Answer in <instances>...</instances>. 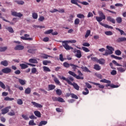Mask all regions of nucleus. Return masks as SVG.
Listing matches in <instances>:
<instances>
[{
  "instance_id": "20e7f679",
  "label": "nucleus",
  "mask_w": 126,
  "mask_h": 126,
  "mask_svg": "<svg viewBox=\"0 0 126 126\" xmlns=\"http://www.w3.org/2000/svg\"><path fill=\"white\" fill-rule=\"evenodd\" d=\"M73 53H74V54L76 53L75 54V57H76V58H78V59H80V58L82 57V54L81 53V51L79 50L75 49V50H74Z\"/></svg>"
},
{
  "instance_id": "c03bdc74",
  "label": "nucleus",
  "mask_w": 126,
  "mask_h": 126,
  "mask_svg": "<svg viewBox=\"0 0 126 126\" xmlns=\"http://www.w3.org/2000/svg\"><path fill=\"white\" fill-rule=\"evenodd\" d=\"M4 100L5 101H13V100H14V98H10L8 96H7L4 98Z\"/></svg>"
},
{
  "instance_id": "c85d7f7f",
  "label": "nucleus",
  "mask_w": 126,
  "mask_h": 126,
  "mask_svg": "<svg viewBox=\"0 0 126 126\" xmlns=\"http://www.w3.org/2000/svg\"><path fill=\"white\" fill-rule=\"evenodd\" d=\"M43 68L44 71H46L47 72H50V71H51V69H50V68H49L46 66H44L43 67Z\"/></svg>"
},
{
  "instance_id": "69168bd1",
  "label": "nucleus",
  "mask_w": 126,
  "mask_h": 126,
  "mask_svg": "<svg viewBox=\"0 0 126 126\" xmlns=\"http://www.w3.org/2000/svg\"><path fill=\"white\" fill-rule=\"evenodd\" d=\"M17 104H18V105H22L23 101L21 99H19L17 100Z\"/></svg>"
},
{
  "instance_id": "09e8293b",
  "label": "nucleus",
  "mask_w": 126,
  "mask_h": 126,
  "mask_svg": "<svg viewBox=\"0 0 126 126\" xmlns=\"http://www.w3.org/2000/svg\"><path fill=\"white\" fill-rule=\"evenodd\" d=\"M82 49L84 52H86V53H88V52H90V50L87 48V47H82Z\"/></svg>"
},
{
  "instance_id": "a18cd8bd",
  "label": "nucleus",
  "mask_w": 126,
  "mask_h": 126,
  "mask_svg": "<svg viewBox=\"0 0 126 126\" xmlns=\"http://www.w3.org/2000/svg\"><path fill=\"white\" fill-rule=\"evenodd\" d=\"M106 48L109 50L111 52H113V51H115V49H114V48H113V47L112 46H106Z\"/></svg>"
},
{
  "instance_id": "6e6552de",
  "label": "nucleus",
  "mask_w": 126,
  "mask_h": 126,
  "mask_svg": "<svg viewBox=\"0 0 126 126\" xmlns=\"http://www.w3.org/2000/svg\"><path fill=\"white\" fill-rule=\"evenodd\" d=\"M32 104L34 107H36V108H43V105L36 103L35 101H32Z\"/></svg>"
},
{
  "instance_id": "5701e85b",
  "label": "nucleus",
  "mask_w": 126,
  "mask_h": 126,
  "mask_svg": "<svg viewBox=\"0 0 126 126\" xmlns=\"http://www.w3.org/2000/svg\"><path fill=\"white\" fill-rule=\"evenodd\" d=\"M29 63H38V61L36 59H31L29 60Z\"/></svg>"
},
{
  "instance_id": "f8f14e48",
  "label": "nucleus",
  "mask_w": 126,
  "mask_h": 126,
  "mask_svg": "<svg viewBox=\"0 0 126 126\" xmlns=\"http://www.w3.org/2000/svg\"><path fill=\"white\" fill-rule=\"evenodd\" d=\"M100 23V25H101V26H103V27H105V28L113 29V27H112L111 26H109L107 24H103L102 23Z\"/></svg>"
},
{
  "instance_id": "dca6fc26",
  "label": "nucleus",
  "mask_w": 126,
  "mask_h": 126,
  "mask_svg": "<svg viewBox=\"0 0 126 126\" xmlns=\"http://www.w3.org/2000/svg\"><path fill=\"white\" fill-rule=\"evenodd\" d=\"M97 63H98L100 64H104L105 63V61L104 59H100L99 60H97Z\"/></svg>"
},
{
  "instance_id": "4d7b16f0",
  "label": "nucleus",
  "mask_w": 126,
  "mask_h": 126,
  "mask_svg": "<svg viewBox=\"0 0 126 126\" xmlns=\"http://www.w3.org/2000/svg\"><path fill=\"white\" fill-rule=\"evenodd\" d=\"M112 63H114V64H115V65H117V66H123V65L119 64V63H117L115 60L112 61Z\"/></svg>"
},
{
  "instance_id": "a878e982",
  "label": "nucleus",
  "mask_w": 126,
  "mask_h": 126,
  "mask_svg": "<svg viewBox=\"0 0 126 126\" xmlns=\"http://www.w3.org/2000/svg\"><path fill=\"white\" fill-rule=\"evenodd\" d=\"M70 66L72 67V68L73 69L74 71H75L76 70V68L77 67H79L77 65H74L73 64H70Z\"/></svg>"
},
{
  "instance_id": "37998d69",
  "label": "nucleus",
  "mask_w": 126,
  "mask_h": 126,
  "mask_svg": "<svg viewBox=\"0 0 126 126\" xmlns=\"http://www.w3.org/2000/svg\"><path fill=\"white\" fill-rule=\"evenodd\" d=\"M63 66H64V67H66L67 68L69 67V66H70V64L67 63V62H64L63 63Z\"/></svg>"
},
{
  "instance_id": "39448f33",
  "label": "nucleus",
  "mask_w": 126,
  "mask_h": 126,
  "mask_svg": "<svg viewBox=\"0 0 126 126\" xmlns=\"http://www.w3.org/2000/svg\"><path fill=\"white\" fill-rule=\"evenodd\" d=\"M2 72H3V73H5L6 74L10 73V72H11V69L9 67L4 68L2 69Z\"/></svg>"
},
{
  "instance_id": "3c124183",
  "label": "nucleus",
  "mask_w": 126,
  "mask_h": 126,
  "mask_svg": "<svg viewBox=\"0 0 126 126\" xmlns=\"http://www.w3.org/2000/svg\"><path fill=\"white\" fill-rule=\"evenodd\" d=\"M22 117L25 120V121H28L29 120V118L27 115H25L24 114L22 115Z\"/></svg>"
},
{
  "instance_id": "aec40b11",
  "label": "nucleus",
  "mask_w": 126,
  "mask_h": 126,
  "mask_svg": "<svg viewBox=\"0 0 126 126\" xmlns=\"http://www.w3.org/2000/svg\"><path fill=\"white\" fill-rule=\"evenodd\" d=\"M126 41V38L125 37H119L117 39V42H125Z\"/></svg>"
},
{
  "instance_id": "f03ea898",
  "label": "nucleus",
  "mask_w": 126,
  "mask_h": 126,
  "mask_svg": "<svg viewBox=\"0 0 126 126\" xmlns=\"http://www.w3.org/2000/svg\"><path fill=\"white\" fill-rule=\"evenodd\" d=\"M62 43L63 44V47L67 51H68L69 50H73V48L71 46H69L67 43H68V41H62Z\"/></svg>"
},
{
  "instance_id": "f704fd0d",
  "label": "nucleus",
  "mask_w": 126,
  "mask_h": 126,
  "mask_svg": "<svg viewBox=\"0 0 126 126\" xmlns=\"http://www.w3.org/2000/svg\"><path fill=\"white\" fill-rule=\"evenodd\" d=\"M111 58H114V59H116V60H119V61L123 59V58H122V57L116 56L114 55H111Z\"/></svg>"
},
{
  "instance_id": "423d86ee",
  "label": "nucleus",
  "mask_w": 126,
  "mask_h": 126,
  "mask_svg": "<svg viewBox=\"0 0 126 126\" xmlns=\"http://www.w3.org/2000/svg\"><path fill=\"white\" fill-rule=\"evenodd\" d=\"M24 49V46L21 45H16L14 47V50H15L16 51H21Z\"/></svg>"
},
{
  "instance_id": "72a5a7b5",
  "label": "nucleus",
  "mask_w": 126,
  "mask_h": 126,
  "mask_svg": "<svg viewBox=\"0 0 126 126\" xmlns=\"http://www.w3.org/2000/svg\"><path fill=\"white\" fill-rule=\"evenodd\" d=\"M77 17H78V18H80V19H82V18H85V16L82 14H78L77 15Z\"/></svg>"
},
{
  "instance_id": "f3484780",
  "label": "nucleus",
  "mask_w": 126,
  "mask_h": 126,
  "mask_svg": "<svg viewBox=\"0 0 126 126\" xmlns=\"http://www.w3.org/2000/svg\"><path fill=\"white\" fill-rule=\"evenodd\" d=\"M0 64H1V65H3L4 66H7V65H8V62H7V61L5 60L1 62Z\"/></svg>"
},
{
  "instance_id": "58836bf2",
  "label": "nucleus",
  "mask_w": 126,
  "mask_h": 126,
  "mask_svg": "<svg viewBox=\"0 0 126 126\" xmlns=\"http://www.w3.org/2000/svg\"><path fill=\"white\" fill-rule=\"evenodd\" d=\"M56 94L59 96H61V95H62V90H61V89H57L56 90Z\"/></svg>"
},
{
  "instance_id": "bf43d9fd",
  "label": "nucleus",
  "mask_w": 126,
  "mask_h": 126,
  "mask_svg": "<svg viewBox=\"0 0 126 126\" xmlns=\"http://www.w3.org/2000/svg\"><path fill=\"white\" fill-rule=\"evenodd\" d=\"M115 54L117 55V56H121V55H122V52L119 50H117L115 51Z\"/></svg>"
},
{
  "instance_id": "0eeeda50",
  "label": "nucleus",
  "mask_w": 126,
  "mask_h": 126,
  "mask_svg": "<svg viewBox=\"0 0 126 126\" xmlns=\"http://www.w3.org/2000/svg\"><path fill=\"white\" fill-rule=\"evenodd\" d=\"M12 15L17 17H22V16H23V14H21V13H17L16 12H12Z\"/></svg>"
},
{
  "instance_id": "6ab92c4d",
  "label": "nucleus",
  "mask_w": 126,
  "mask_h": 126,
  "mask_svg": "<svg viewBox=\"0 0 126 126\" xmlns=\"http://www.w3.org/2000/svg\"><path fill=\"white\" fill-rule=\"evenodd\" d=\"M18 80L21 85H25L26 84V81L21 79H18Z\"/></svg>"
},
{
  "instance_id": "473e14b6",
  "label": "nucleus",
  "mask_w": 126,
  "mask_h": 126,
  "mask_svg": "<svg viewBox=\"0 0 126 126\" xmlns=\"http://www.w3.org/2000/svg\"><path fill=\"white\" fill-rule=\"evenodd\" d=\"M94 68V69H95V70H100V69H101V67L98 64H95Z\"/></svg>"
},
{
  "instance_id": "393cba45",
  "label": "nucleus",
  "mask_w": 126,
  "mask_h": 126,
  "mask_svg": "<svg viewBox=\"0 0 126 126\" xmlns=\"http://www.w3.org/2000/svg\"><path fill=\"white\" fill-rule=\"evenodd\" d=\"M34 114L38 118H41V113L39 111H35L34 112Z\"/></svg>"
},
{
  "instance_id": "864d4df0",
  "label": "nucleus",
  "mask_w": 126,
  "mask_h": 126,
  "mask_svg": "<svg viewBox=\"0 0 126 126\" xmlns=\"http://www.w3.org/2000/svg\"><path fill=\"white\" fill-rule=\"evenodd\" d=\"M105 35H107V36H111L113 35V32L111 31H108L105 32Z\"/></svg>"
},
{
  "instance_id": "8fccbe9b",
  "label": "nucleus",
  "mask_w": 126,
  "mask_h": 126,
  "mask_svg": "<svg viewBox=\"0 0 126 126\" xmlns=\"http://www.w3.org/2000/svg\"><path fill=\"white\" fill-rule=\"evenodd\" d=\"M116 21L117 22V23H122V18H121V17H118L116 18Z\"/></svg>"
},
{
  "instance_id": "e2e57ef3",
  "label": "nucleus",
  "mask_w": 126,
  "mask_h": 126,
  "mask_svg": "<svg viewBox=\"0 0 126 126\" xmlns=\"http://www.w3.org/2000/svg\"><path fill=\"white\" fill-rule=\"evenodd\" d=\"M82 46H83L84 47H90V44L87 42H84L82 44Z\"/></svg>"
},
{
  "instance_id": "338daca9",
  "label": "nucleus",
  "mask_w": 126,
  "mask_h": 126,
  "mask_svg": "<svg viewBox=\"0 0 126 126\" xmlns=\"http://www.w3.org/2000/svg\"><path fill=\"white\" fill-rule=\"evenodd\" d=\"M37 72V69L35 67H33L32 69V73H36Z\"/></svg>"
},
{
  "instance_id": "13d9d810",
  "label": "nucleus",
  "mask_w": 126,
  "mask_h": 126,
  "mask_svg": "<svg viewBox=\"0 0 126 126\" xmlns=\"http://www.w3.org/2000/svg\"><path fill=\"white\" fill-rule=\"evenodd\" d=\"M15 2H16V3H18V4H24V1H20V0H16L15 1Z\"/></svg>"
},
{
  "instance_id": "4c0bfd02",
  "label": "nucleus",
  "mask_w": 126,
  "mask_h": 126,
  "mask_svg": "<svg viewBox=\"0 0 126 126\" xmlns=\"http://www.w3.org/2000/svg\"><path fill=\"white\" fill-rule=\"evenodd\" d=\"M77 2H79L80 3V1L78 0H71V3H72L73 4H77Z\"/></svg>"
},
{
  "instance_id": "5fc2aeb1",
  "label": "nucleus",
  "mask_w": 126,
  "mask_h": 126,
  "mask_svg": "<svg viewBox=\"0 0 126 126\" xmlns=\"http://www.w3.org/2000/svg\"><path fill=\"white\" fill-rule=\"evenodd\" d=\"M29 126H36V124L34 123V120H31L29 123Z\"/></svg>"
},
{
  "instance_id": "052dcab7",
  "label": "nucleus",
  "mask_w": 126,
  "mask_h": 126,
  "mask_svg": "<svg viewBox=\"0 0 126 126\" xmlns=\"http://www.w3.org/2000/svg\"><path fill=\"white\" fill-rule=\"evenodd\" d=\"M72 98L74 99H78V97L76 94H70Z\"/></svg>"
},
{
  "instance_id": "0e129e2a",
  "label": "nucleus",
  "mask_w": 126,
  "mask_h": 126,
  "mask_svg": "<svg viewBox=\"0 0 126 126\" xmlns=\"http://www.w3.org/2000/svg\"><path fill=\"white\" fill-rule=\"evenodd\" d=\"M8 116H15V113L14 112V111H13V110H12V112H10L8 113Z\"/></svg>"
},
{
  "instance_id": "49530a36",
  "label": "nucleus",
  "mask_w": 126,
  "mask_h": 126,
  "mask_svg": "<svg viewBox=\"0 0 126 126\" xmlns=\"http://www.w3.org/2000/svg\"><path fill=\"white\" fill-rule=\"evenodd\" d=\"M80 23V20H79V19L78 18L76 19L74 21L75 25H78V24H79Z\"/></svg>"
},
{
  "instance_id": "774afa93",
  "label": "nucleus",
  "mask_w": 126,
  "mask_h": 126,
  "mask_svg": "<svg viewBox=\"0 0 126 126\" xmlns=\"http://www.w3.org/2000/svg\"><path fill=\"white\" fill-rule=\"evenodd\" d=\"M58 101L61 102H64V100H63V98L61 97H59Z\"/></svg>"
},
{
  "instance_id": "de8ad7c7",
  "label": "nucleus",
  "mask_w": 126,
  "mask_h": 126,
  "mask_svg": "<svg viewBox=\"0 0 126 126\" xmlns=\"http://www.w3.org/2000/svg\"><path fill=\"white\" fill-rule=\"evenodd\" d=\"M48 88L49 90H53V89H55V88H56V86L53 85H50L48 86Z\"/></svg>"
},
{
  "instance_id": "9d476101",
  "label": "nucleus",
  "mask_w": 126,
  "mask_h": 126,
  "mask_svg": "<svg viewBox=\"0 0 126 126\" xmlns=\"http://www.w3.org/2000/svg\"><path fill=\"white\" fill-rule=\"evenodd\" d=\"M81 68L83 69V71L85 72H91V71L90 70L88 69V68L86 66H82L81 67Z\"/></svg>"
},
{
  "instance_id": "9b49d317",
  "label": "nucleus",
  "mask_w": 126,
  "mask_h": 126,
  "mask_svg": "<svg viewBox=\"0 0 126 126\" xmlns=\"http://www.w3.org/2000/svg\"><path fill=\"white\" fill-rule=\"evenodd\" d=\"M98 14L99 15V17H101V18H103V20L106 19V16L103 13V12L102 11H98Z\"/></svg>"
},
{
  "instance_id": "4468645a",
  "label": "nucleus",
  "mask_w": 126,
  "mask_h": 126,
  "mask_svg": "<svg viewBox=\"0 0 126 126\" xmlns=\"http://www.w3.org/2000/svg\"><path fill=\"white\" fill-rule=\"evenodd\" d=\"M113 54V51H110V50H106L104 54H103V56H109V55H112Z\"/></svg>"
},
{
  "instance_id": "6e6d98bb",
  "label": "nucleus",
  "mask_w": 126,
  "mask_h": 126,
  "mask_svg": "<svg viewBox=\"0 0 126 126\" xmlns=\"http://www.w3.org/2000/svg\"><path fill=\"white\" fill-rule=\"evenodd\" d=\"M54 81L56 83V84H60V83H61L57 77H54Z\"/></svg>"
},
{
  "instance_id": "603ef678",
  "label": "nucleus",
  "mask_w": 126,
  "mask_h": 126,
  "mask_svg": "<svg viewBox=\"0 0 126 126\" xmlns=\"http://www.w3.org/2000/svg\"><path fill=\"white\" fill-rule=\"evenodd\" d=\"M0 87L1 88H2V89H5V85L1 81H0Z\"/></svg>"
},
{
  "instance_id": "79ce46f5",
  "label": "nucleus",
  "mask_w": 126,
  "mask_h": 126,
  "mask_svg": "<svg viewBox=\"0 0 126 126\" xmlns=\"http://www.w3.org/2000/svg\"><path fill=\"white\" fill-rule=\"evenodd\" d=\"M53 31H54V30L51 29V30H49L47 31H46L44 32V34H46V35H49V34H51V33H53Z\"/></svg>"
},
{
  "instance_id": "c756f323",
  "label": "nucleus",
  "mask_w": 126,
  "mask_h": 126,
  "mask_svg": "<svg viewBox=\"0 0 126 126\" xmlns=\"http://www.w3.org/2000/svg\"><path fill=\"white\" fill-rule=\"evenodd\" d=\"M47 124H48V122L42 121L39 123L38 126H45V125H47Z\"/></svg>"
},
{
  "instance_id": "2f4dec72",
  "label": "nucleus",
  "mask_w": 126,
  "mask_h": 126,
  "mask_svg": "<svg viewBox=\"0 0 126 126\" xmlns=\"http://www.w3.org/2000/svg\"><path fill=\"white\" fill-rule=\"evenodd\" d=\"M95 19L98 22L100 23L101 21H102L104 19L101 17H95Z\"/></svg>"
},
{
  "instance_id": "4be33fe9",
  "label": "nucleus",
  "mask_w": 126,
  "mask_h": 126,
  "mask_svg": "<svg viewBox=\"0 0 126 126\" xmlns=\"http://www.w3.org/2000/svg\"><path fill=\"white\" fill-rule=\"evenodd\" d=\"M20 66H21L22 69H25V68H27L28 67V65L25 63L20 64Z\"/></svg>"
},
{
  "instance_id": "bb28decb",
  "label": "nucleus",
  "mask_w": 126,
  "mask_h": 126,
  "mask_svg": "<svg viewBox=\"0 0 126 126\" xmlns=\"http://www.w3.org/2000/svg\"><path fill=\"white\" fill-rule=\"evenodd\" d=\"M116 30H118V31H119V32H120L121 35H124V36H126V33H125V32H124V31L120 29L119 28H116Z\"/></svg>"
},
{
  "instance_id": "7c9ffc66",
  "label": "nucleus",
  "mask_w": 126,
  "mask_h": 126,
  "mask_svg": "<svg viewBox=\"0 0 126 126\" xmlns=\"http://www.w3.org/2000/svg\"><path fill=\"white\" fill-rule=\"evenodd\" d=\"M25 94H30L31 93V89L30 88H27L25 91Z\"/></svg>"
},
{
  "instance_id": "a211bd4d",
  "label": "nucleus",
  "mask_w": 126,
  "mask_h": 126,
  "mask_svg": "<svg viewBox=\"0 0 126 126\" xmlns=\"http://www.w3.org/2000/svg\"><path fill=\"white\" fill-rule=\"evenodd\" d=\"M36 50L35 49H30L28 50V53L30 54H35L36 53Z\"/></svg>"
},
{
  "instance_id": "1a4fd4ad",
  "label": "nucleus",
  "mask_w": 126,
  "mask_h": 126,
  "mask_svg": "<svg viewBox=\"0 0 126 126\" xmlns=\"http://www.w3.org/2000/svg\"><path fill=\"white\" fill-rule=\"evenodd\" d=\"M107 20L109 22H111V23H113V24H115V23H116V21H115V19L113 18L111 16H108L107 17Z\"/></svg>"
},
{
  "instance_id": "ea45409f",
  "label": "nucleus",
  "mask_w": 126,
  "mask_h": 126,
  "mask_svg": "<svg viewBox=\"0 0 126 126\" xmlns=\"http://www.w3.org/2000/svg\"><path fill=\"white\" fill-rule=\"evenodd\" d=\"M85 92H83V95H87V94H89V90L87 88H85Z\"/></svg>"
},
{
  "instance_id": "680f3d73",
  "label": "nucleus",
  "mask_w": 126,
  "mask_h": 126,
  "mask_svg": "<svg viewBox=\"0 0 126 126\" xmlns=\"http://www.w3.org/2000/svg\"><path fill=\"white\" fill-rule=\"evenodd\" d=\"M43 63L44 65H47L48 63H51V61H43Z\"/></svg>"
},
{
  "instance_id": "a19ab883",
  "label": "nucleus",
  "mask_w": 126,
  "mask_h": 126,
  "mask_svg": "<svg viewBox=\"0 0 126 126\" xmlns=\"http://www.w3.org/2000/svg\"><path fill=\"white\" fill-rule=\"evenodd\" d=\"M32 16L33 19H37L38 18V14L37 13H32Z\"/></svg>"
},
{
  "instance_id": "cd10ccee",
  "label": "nucleus",
  "mask_w": 126,
  "mask_h": 126,
  "mask_svg": "<svg viewBox=\"0 0 126 126\" xmlns=\"http://www.w3.org/2000/svg\"><path fill=\"white\" fill-rule=\"evenodd\" d=\"M117 69L118 71H120V72H125V71H126V68L125 69L122 67H119L117 68Z\"/></svg>"
},
{
  "instance_id": "e433bc0d",
  "label": "nucleus",
  "mask_w": 126,
  "mask_h": 126,
  "mask_svg": "<svg viewBox=\"0 0 126 126\" xmlns=\"http://www.w3.org/2000/svg\"><path fill=\"white\" fill-rule=\"evenodd\" d=\"M91 33V31L90 30L87 31L86 34L85 35V37L88 38V37H89V35H90Z\"/></svg>"
},
{
  "instance_id": "f257e3e1",
  "label": "nucleus",
  "mask_w": 126,
  "mask_h": 126,
  "mask_svg": "<svg viewBox=\"0 0 126 126\" xmlns=\"http://www.w3.org/2000/svg\"><path fill=\"white\" fill-rule=\"evenodd\" d=\"M63 79L65 81H66L68 84L73 86L74 88L76 89V90H79V86H78V85H77V84L75 83H72L74 80V79H73V78H72V77H70L68 78H63Z\"/></svg>"
},
{
  "instance_id": "c9c22d12",
  "label": "nucleus",
  "mask_w": 126,
  "mask_h": 126,
  "mask_svg": "<svg viewBox=\"0 0 126 126\" xmlns=\"http://www.w3.org/2000/svg\"><path fill=\"white\" fill-rule=\"evenodd\" d=\"M6 30L9 31L10 33H14V31H13V29L11 28V27H9L6 28Z\"/></svg>"
},
{
  "instance_id": "ddd939ff",
  "label": "nucleus",
  "mask_w": 126,
  "mask_h": 126,
  "mask_svg": "<svg viewBox=\"0 0 126 126\" xmlns=\"http://www.w3.org/2000/svg\"><path fill=\"white\" fill-rule=\"evenodd\" d=\"M1 112L2 115H5V114L9 112V109H8L7 108H5L1 110Z\"/></svg>"
},
{
  "instance_id": "b1692460",
  "label": "nucleus",
  "mask_w": 126,
  "mask_h": 126,
  "mask_svg": "<svg viewBox=\"0 0 126 126\" xmlns=\"http://www.w3.org/2000/svg\"><path fill=\"white\" fill-rule=\"evenodd\" d=\"M7 50V46L0 47V52H5Z\"/></svg>"
},
{
  "instance_id": "412c9836",
  "label": "nucleus",
  "mask_w": 126,
  "mask_h": 126,
  "mask_svg": "<svg viewBox=\"0 0 126 126\" xmlns=\"http://www.w3.org/2000/svg\"><path fill=\"white\" fill-rule=\"evenodd\" d=\"M100 82H102L103 83H107L108 84H111V81L107 80V79H103L101 80Z\"/></svg>"
},
{
  "instance_id": "7ed1b4c3",
  "label": "nucleus",
  "mask_w": 126,
  "mask_h": 126,
  "mask_svg": "<svg viewBox=\"0 0 126 126\" xmlns=\"http://www.w3.org/2000/svg\"><path fill=\"white\" fill-rule=\"evenodd\" d=\"M68 73L70 74V75H72V76H73V77H75L76 79H84L83 77H79V76H77V75H76V74H75V73H74L73 71H69Z\"/></svg>"
},
{
  "instance_id": "2eb2a0df",
  "label": "nucleus",
  "mask_w": 126,
  "mask_h": 126,
  "mask_svg": "<svg viewBox=\"0 0 126 126\" xmlns=\"http://www.w3.org/2000/svg\"><path fill=\"white\" fill-rule=\"evenodd\" d=\"M93 84L96 85V86H98L99 88H100L101 89H103L105 87V86L101 85L98 83H93Z\"/></svg>"
}]
</instances>
